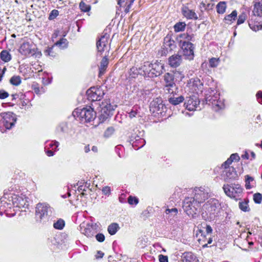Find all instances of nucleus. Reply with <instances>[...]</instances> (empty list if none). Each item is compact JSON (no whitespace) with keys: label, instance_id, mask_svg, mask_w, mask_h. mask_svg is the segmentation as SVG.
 Masks as SVG:
<instances>
[{"label":"nucleus","instance_id":"obj_1","mask_svg":"<svg viewBox=\"0 0 262 262\" xmlns=\"http://www.w3.org/2000/svg\"><path fill=\"white\" fill-rule=\"evenodd\" d=\"M220 210L219 201L215 199H211L203 206L202 217L206 221H213L217 216Z\"/></svg>","mask_w":262,"mask_h":262},{"label":"nucleus","instance_id":"obj_2","mask_svg":"<svg viewBox=\"0 0 262 262\" xmlns=\"http://www.w3.org/2000/svg\"><path fill=\"white\" fill-rule=\"evenodd\" d=\"M74 117H77L81 122H90L96 118V113L90 106L82 108H77L73 113Z\"/></svg>","mask_w":262,"mask_h":262},{"label":"nucleus","instance_id":"obj_3","mask_svg":"<svg viewBox=\"0 0 262 262\" xmlns=\"http://www.w3.org/2000/svg\"><path fill=\"white\" fill-rule=\"evenodd\" d=\"M210 91L206 94L205 101L207 104L212 105L216 107L215 110L222 109L224 107L223 102L220 99L219 94L215 90V88H209Z\"/></svg>","mask_w":262,"mask_h":262},{"label":"nucleus","instance_id":"obj_4","mask_svg":"<svg viewBox=\"0 0 262 262\" xmlns=\"http://www.w3.org/2000/svg\"><path fill=\"white\" fill-rule=\"evenodd\" d=\"M200 203L193 197H188L185 199L183 202V208L184 210L189 216L193 217L196 213Z\"/></svg>","mask_w":262,"mask_h":262},{"label":"nucleus","instance_id":"obj_5","mask_svg":"<svg viewBox=\"0 0 262 262\" xmlns=\"http://www.w3.org/2000/svg\"><path fill=\"white\" fill-rule=\"evenodd\" d=\"M15 115L12 112L4 113L0 115V129L3 127L10 129L16 121Z\"/></svg>","mask_w":262,"mask_h":262},{"label":"nucleus","instance_id":"obj_6","mask_svg":"<svg viewBox=\"0 0 262 262\" xmlns=\"http://www.w3.org/2000/svg\"><path fill=\"white\" fill-rule=\"evenodd\" d=\"M223 188L227 195L235 199L239 197L243 192V188L238 184L224 185Z\"/></svg>","mask_w":262,"mask_h":262},{"label":"nucleus","instance_id":"obj_7","mask_svg":"<svg viewBox=\"0 0 262 262\" xmlns=\"http://www.w3.org/2000/svg\"><path fill=\"white\" fill-rule=\"evenodd\" d=\"M105 88L106 86L103 84L91 87L86 92L89 100L94 101L100 100L105 94V90L104 89Z\"/></svg>","mask_w":262,"mask_h":262},{"label":"nucleus","instance_id":"obj_8","mask_svg":"<svg viewBox=\"0 0 262 262\" xmlns=\"http://www.w3.org/2000/svg\"><path fill=\"white\" fill-rule=\"evenodd\" d=\"M100 107V117L102 120H105L113 115L116 106L112 105L109 101H105L101 103Z\"/></svg>","mask_w":262,"mask_h":262},{"label":"nucleus","instance_id":"obj_9","mask_svg":"<svg viewBox=\"0 0 262 262\" xmlns=\"http://www.w3.org/2000/svg\"><path fill=\"white\" fill-rule=\"evenodd\" d=\"M209 196V190L204 187H196L194 189V198L200 204L208 199Z\"/></svg>","mask_w":262,"mask_h":262},{"label":"nucleus","instance_id":"obj_10","mask_svg":"<svg viewBox=\"0 0 262 262\" xmlns=\"http://www.w3.org/2000/svg\"><path fill=\"white\" fill-rule=\"evenodd\" d=\"M200 101L196 96L192 95L186 97L184 105L186 108L190 111H194L197 110H201L200 106Z\"/></svg>","mask_w":262,"mask_h":262},{"label":"nucleus","instance_id":"obj_11","mask_svg":"<svg viewBox=\"0 0 262 262\" xmlns=\"http://www.w3.org/2000/svg\"><path fill=\"white\" fill-rule=\"evenodd\" d=\"M181 48L183 51V54L185 56L186 58L189 60H191L193 58V44L189 41H184L182 43Z\"/></svg>","mask_w":262,"mask_h":262},{"label":"nucleus","instance_id":"obj_12","mask_svg":"<svg viewBox=\"0 0 262 262\" xmlns=\"http://www.w3.org/2000/svg\"><path fill=\"white\" fill-rule=\"evenodd\" d=\"M33 45L29 41H24L19 49V52L25 56L33 55L35 51L33 48Z\"/></svg>","mask_w":262,"mask_h":262},{"label":"nucleus","instance_id":"obj_13","mask_svg":"<svg viewBox=\"0 0 262 262\" xmlns=\"http://www.w3.org/2000/svg\"><path fill=\"white\" fill-rule=\"evenodd\" d=\"M150 71H149L148 77H157L161 74L163 69V65L159 62L151 63Z\"/></svg>","mask_w":262,"mask_h":262},{"label":"nucleus","instance_id":"obj_14","mask_svg":"<svg viewBox=\"0 0 262 262\" xmlns=\"http://www.w3.org/2000/svg\"><path fill=\"white\" fill-rule=\"evenodd\" d=\"M225 170L223 172V176L225 180H235L237 178L238 176L235 168L232 166L226 165L223 166Z\"/></svg>","mask_w":262,"mask_h":262},{"label":"nucleus","instance_id":"obj_15","mask_svg":"<svg viewBox=\"0 0 262 262\" xmlns=\"http://www.w3.org/2000/svg\"><path fill=\"white\" fill-rule=\"evenodd\" d=\"M48 206L45 204H38L36 207V219L41 221L47 215Z\"/></svg>","mask_w":262,"mask_h":262},{"label":"nucleus","instance_id":"obj_16","mask_svg":"<svg viewBox=\"0 0 262 262\" xmlns=\"http://www.w3.org/2000/svg\"><path fill=\"white\" fill-rule=\"evenodd\" d=\"M109 38L110 35L107 33H105L97 41L96 46L98 53L101 54L104 51L105 49L106 48Z\"/></svg>","mask_w":262,"mask_h":262},{"label":"nucleus","instance_id":"obj_17","mask_svg":"<svg viewBox=\"0 0 262 262\" xmlns=\"http://www.w3.org/2000/svg\"><path fill=\"white\" fill-rule=\"evenodd\" d=\"M187 87L190 89V92L194 93H202L204 89L203 83H187Z\"/></svg>","mask_w":262,"mask_h":262},{"label":"nucleus","instance_id":"obj_18","mask_svg":"<svg viewBox=\"0 0 262 262\" xmlns=\"http://www.w3.org/2000/svg\"><path fill=\"white\" fill-rule=\"evenodd\" d=\"M168 62L170 67L176 68L180 65L182 62V57L178 54L172 55L169 58Z\"/></svg>","mask_w":262,"mask_h":262},{"label":"nucleus","instance_id":"obj_19","mask_svg":"<svg viewBox=\"0 0 262 262\" xmlns=\"http://www.w3.org/2000/svg\"><path fill=\"white\" fill-rule=\"evenodd\" d=\"M107 55L108 54H105L100 62V66L99 67V77H100L101 75L104 74L107 68V66L108 64V58H107Z\"/></svg>","mask_w":262,"mask_h":262},{"label":"nucleus","instance_id":"obj_20","mask_svg":"<svg viewBox=\"0 0 262 262\" xmlns=\"http://www.w3.org/2000/svg\"><path fill=\"white\" fill-rule=\"evenodd\" d=\"M183 15L187 19H197L198 18L196 14L192 10H190L187 7H184L182 10Z\"/></svg>","mask_w":262,"mask_h":262},{"label":"nucleus","instance_id":"obj_21","mask_svg":"<svg viewBox=\"0 0 262 262\" xmlns=\"http://www.w3.org/2000/svg\"><path fill=\"white\" fill-rule=\"evenodd\" d=\"M183 262H198L196 256L192 252H185L183 255Z\"/></svg>","mask_w":262,"mask_h":262},{"label":"nucleus","instance_id":"obj_22","mask_svg":"<svg viewBox=\"0 0 262 262\" xmlns=\"http://www.w3.org/2000/svg\"><path fill=\"white\" fill-rule=\"evenodd\" d=\"M142 73L140 72L139 68L136 67L132 68L128 73V78L129 81L133 80L139 75L141 76Z\"/></svg>","mask_w":262,"mask_h":262},{"label":"nucleus","instance_id":"obj_23","mask_svg":"<svg viewBox=\"0 0 262 262\" xmlns=\"http://www.w3.org/2000/svg\"><path fill=\"white\" fill-rule=\"evenodd\" d=\"M151 63L149 62H145L143 65L139 67L140 72L142 73V76L148 77L149 71H150Z\"/></svg>","mask_w":262,"mask_h":262},{"label":"nucleus","instance_id":"obj_24","mask_svg":"<svg viewBox=\"0 0 262 262\" xmlns=\"http://www.w3.org/2000/svg\"><path fill=\"white\" fill-rule=\"evenodd\" d=\"M255 186V181L253 177L249 175L245 176V187L247 189H250Z\"/></svg>","mask_w":262,"mask_h":262},{"label":"nucleus","instance_id":"obj_25","mask_svg":"<svg viewBox=\"0 0 262 262\" xmlns=\"http://www.w3.org/2000/svg\"><path fill=\"white\" fill-rule=\"evenodd\" d=\"M253 13L255 16H262V3L258 0L254 5Z\"/></svg>","mask_w":262,"mask_h":262},{"label":"nucleus","instance_id":"obj_26","mask_svg":"<svg viewBox=\"0 0 262 262\" xmlns=\"http://www.w3.org/2000/svg\"><path fill=\"white\" fill-rule=\"evenodd\" d=\"M164 90L166 93L173 94H176L177 87L175 83H169L165 85Z\"/></svg>","mask_w":262,"mask_h":262},{"label":"nucleus","instance_id":"obj_27","mask_svg":"<svg viewBox=\"0 0 262 262\" xmlns=\"http://www.w3.org/2000/svg\"><path fill=\"white\" fill-rule=\"evenodd\" d=\"M237 15V11L236 10H234L231 14L226 15L224 18V20L227 24H231L235 20Z\"/></svg>","mask_w":262,"mask_h":262},{"label":"nucleus","instance_id":"obj_28","mask_svg":"<svg viewBox=\"0 0 262 262\" xmlns=\"http://www.w3.org/2000/svg\"><path fill=\"white\" fill-rule=\"evenodd\" d=\"M216 11L219 14H224L227 8V4L225 2H220L216 7Z\"/></svg>","mask_w":262,"mask_h":262},{"label":"nucleus","instance_id":"obj_29","mask_svg":"<svg viewBox=\"0 0 262 262\" xmlns=\"http://www.w3.org/2000/svg\"><path fill=\"white\" fill-rule=\"evenodd\" d=\"M239 160V157L237 154H233L231 155L230 157L222 164V166H225L226 165H230L234 161H238Z\"/></svg>","mask_w":262,"mask_h":262},{"label":"nucleus","instance_id":"obj_30","mask_svg":"<svg viewBox=\"0 0 262 262\" xmlns=\"http://www.w3.org/2000/svg\"><path fill=\"white\" fill-rule=\"evenodd\" d=\"M1 59L4 62H8L11 59V55L7 50H3L0 54Z\"/></svg>","mask_w":262,"mask_h":262},{"label":"nucleus","instance_id":"obj_31","mask_svg":"<svg viewBox=\"0 0 262 262\" xmlns=\"http://www.w3.org/2000/svg\"><path fill=\"white\" fill-rule=\"evenodd\" d=\"M211 0H205L200 3V8H204L205 10H209L213 9L214 4L210 3Z\"/></svg>","mask_w":262,"mask_h":262},{"label":"nucleus","instance_id":"obj_32","mask_svg":"<svg viewBox=\"0 0 262 262\" xmlns=\"http://www.w3.org/2000/svg\"><path fill=\"white\" fill-rule=\"evenodd\" d=\"M184 100V98L182 96L178 97H172L169 98L168 101L170 103L173 105H176L182 102Z\"/></svg>","mask_w":262,"mask_h":262},{"label":"nucleus","instance_id":"obj_33","mask_svg":"<svg viewBox=\"0 0 262 262\" xmlns=\"http://www.w3.org/2000/svg\"><path fill=\"white\" fill-rule=\"evenodd\" d=\"M68 41L67 39L61 38L59 41H57L54 45V46H58L60 49H63L68 47Z\"/></svg>","mask_w":262,"mask_h":262},{"label":"nucleus","instance_id":"obj_34","mask_svg":"<svg viewBox=\"0 0 262 262\" xmlns=\"http://www.w3.org/2000/svg\"><path fill=\"white\" fill-rule=\"evenodd\" d=\"M119 228V227L118 224L112 223L108 226L107 231L111 235H114L117 232Z\"/></svg>","mask_w":262,"mask_h":262},{"label":"nucleus","instance_id":"obj_35","mask_svg":"<svg viewBox=\"0 0 262 262\" xmlns=\"http://www.w3.org/2000/svg\"><path fill=\"white\" fill-rule=\"evenodd\" d=\"M173 75V82H180L184 77V75L179 71H175Z\"/></svg>","mask_w":262,"mask_h":262},{"label":"nucleus","instance_id":"obj_36","mask_svg":"<svg viewBox=\"0 0 262 262\" xmlns=\"http://www.w3.org/2000/svg\"><path fill=\"white\" fill-rule=\"evenodd\" d=\"M185 27L186 24L184 22H179L174 25L173 28L175 32H178L184 31Z\"/></svg>","mask_w":262,"mask_h":262},{"label":"nucleus","instance_id":"obj_37","mask_svg":"<svg viewBox=\"0 0 262 262\" xmlns=\"http://www.w3.org/2000/svg\"><path fill=\"white\" fill-rule=\"evenodd\" d=\"M248 202V200H244L243 201L239 203V207L242 211L248 212L250 210Z\"/></svg>","mask_w":262,"mask_h":262},{"label":"nucleus","instance_id":"obj_38","mask_svg":"<svg viewBox=\"0 0 262 262\" xmlns=\"http://www.w3.org/2000/svg\"><path fill=\"white\" fill-rule=\"evenodd\" d=\"M165 213L167 215H168L167 217L168 218L174 217L177 215L178 213V209L176 208L166 209Z\"/></svg>","mask_w":262,"mask_h":262},{"label":"nucleus","instance_id":"obj_39","mask_svg":"<svg viewBox=\"0 0 262 262\" xmlns=\"http://www.w3.org/2000/svg\"><path fill=\"white\" fill-rule=\"evenodd\" d=\"M57 133H65L67 132V124L66 123H61L56 129Z\"/></svg>","mask_w":262,"mask_h":262},{"label":"nucleus","instance_id":"obj_40","mask_svg":"<svg viewBox=\"0 0 262 262\" xmlns=\"http://www.w3.org/2000/svg\"><path fill=\"white\" fill-rule=\"evenodd\" d=\"M64 221L62 219H59L54 223L53 226L56 229L61 230L64 227Z\"/></svg>","mask_w":262,"mask_h":262},{"label":"nucleus","instance_id":"obj_41","mask_svg":"<svg viewBox=\"0 0 262 262\" xmlns=\"http://www.w3.org/2000/svg\"><path fill=\"white\" fill-rule=\"evenodd\" d=\"M79 8L81 11L84 12H89L91 10V6L89 5L86 4L83 1H81L79 4Z\"/></svg>","mask_w":262,"mask_h":262},{"label":"nucleus","instance_id":"obj_42","mask_svg":"<svg viewBox=\"0 0 262 262\" xmlns=\"http://www.w3.org/2000/svg\"><path fill=\"white\" fill-rule=\"evenodd\" d=\"M54 46H53L51 47H48L46 50H45L44 53L47 56H51L52 57H54L56 56V53L53 52V48Z\"/></svg>","mask_w":262,"mask_h":262},{"label":"nucleus","instance_id":"obj_43","mask_svg":"<svg viewBox=\"0 0 262 262\" xmlns=\"http://www.w3.org/2000/svg\"><path fill=\"white\" fill-rule=\"evenodd\" d=\"M247 15L245 13H242L238 16L237 21V25H239L244 23L246 19Z\"/></svg>","mask_w":262,"mask_h":262},{"label":"nucleus","instance_id":"obj_44","mask_svg":"<svg viewBox=\"0 0 262 262\" xmlns=\"http://www.w3.org/2000/svg\"><path fill=\"white\" fill-rule=\"evenodd\" d=\"M253 200L257 204L261 203L262 200L261 194L259 193H255L253 195Z\"/></svg>","mask_w":262,"mask_h":262},{"label":"nucleus","instance_id":"obj_45","mask_svg":"<svg viewBox=\"0 0 262 262\" xmlns=\"http://www.w3.org/2000/svg\"><path fill=\"white\" fill-rule=\"evenodd\" d=\"M219 60L216 58H212L209 60V66L212 68H215L219 64Z\"/></svg>","mask_w":262,"mask_h":262},{"label":"nucleus","instance_id":"obj_46","mask_svg":"<svg viewBox=\"0 0 262 262\" xmlns=\"http://www.w3.org/2000/svg\"><path fill=\"white\" fill-rule=\"evenodd\" d=\"M115 129L113 127H108L104 132V136L108 137L111 136L114 133Z\"/></svg>","mask_w":262,"mask_h":262},{"label":"nucleus","instance_id":"obj_47","mask_svg":"<svg viewBox=\"0 0 262 262\" xmlns=\"http://www.w3.org/2000/svg\"><path fill=\"white\" fill-rule=\"evenodd\" d=\"M59 14L58 11L55 9L53 10L49 16V19L52 20L56 18Z\"/></svg>","mask_w":262,"mask_h":262},{"label":"nucleus","instance_id":"obj_48","mask_svg":"<svg viewBox=\"0 0 262 262\" xmlns=\"http://www.w3.org/2000/svg\"><path fill=\"white\" fill-rule=\"evenodd\" d=\"M33 87L35 93L37 94H40L45 92V89L42 86L41 87V88H39L38 86H37V84H35L33 85Z\"/></svg>","mask_w":262,"mask_h":262},{"label":"nucleus","instance_id":"obj_49","mask_svg":"<svg viewBox=\"0 0 262 262\" xmlns=\"http://www.w3.org/2000/svg\"><path fill=\"white\" fill-rule=\"evenodd\" d=\"M128 203L130 205H137L138 203V199L136 197L130 196L128 198Z\"/></svg>","mask_w":262,"mask_h":262},{"label":"nucleus","instance_id":"obj_50","mask_svg":"<svg viewBox=\"0 0 262 262\" xmlns=\"http://www.w3.org/2000/svg\"><path fill=\"white\" fill-rule=\"evenodd\" d=\"M23 201L21 198H17V196H15V198L13 199V204H16V207H20L21 206H23V204L20 203V201Z\"/></svg>","mask_w":262,"mask_h":262},{"label":"nucleus","instance_id":"obj_51","mask_svg":"<svg viewBox=\"0 0 262 262\" xmlns=\"http://www.w3.org/2000/svg\"><path fill=\"white\" fill-rule=\"evenodd\" d=\"M84 234L87 237H91L94 236V231L91 228H86L84 229Z\"/></svg>","mask_w":262,"mask_h":262},{"label":"nucleus","instance_id":"obj_52","mask_svg":"<svg viewBox=\"0 0 262 262\" xmlns=\"http://www.w3.org/2000/svg\"><path fill=\"white\" fill-rule=\"evenodd\" d=\"M138 112L137 107H134L132 111L129 113V117L130 118L136 117L138 115Z\"/></svg>","mask_w":262,"mask_h":262},{"label":"nucleus","instance_id":"obj_53","mask_svg":"<svg viewBox=\"0 0 262 262\" xmlns=\"http://www.w3.org/2000/svg\"><path fill=\"white\" fill-rule=\"evenodd\" d=\"M182 37L184 38V39H186V40H187L188 41H189V40H191V41H194V34H188V33H184L183 35H182Z\"/></svg>","mask_w":262,"mask_h":262},{"label":"nucleus","instance_id":"obj_54","mask_svg":"<svg viewBox=\"0 0 262 262\" xmlns=\"http://www.w3.org/2000/svg\"><path fill=\"white\" fill-rule=\"evenodd\" d=\"M9 94L8 92H6L4 90H0V99H4L8 97Z\"/></svg>","mask_w":262,"mask_h":262},{"label":"nucleus","instance_id":"obj_55","mask_svg":"<svg viewBox=\"0 0 262 262\" xmlns=\"http://www.w3.org/2000/svg\"><path fill=\"white\" fill-rule=\"evenodd\" d=\"M173 75L170 73H166L164 75L165 82H171L172 81Z\"/></svg>","mask_w":262,"mask_h":262},{"label":"nucleus","instance_id":"obj_56","mask_svg":"<svg viewBox=\"0 0 262 262\" xmlns=\"http://www.w3.org/2000/svg\"><path fill=\"white\" fill-rule=\"evenodd\" d=\"M96 238L97 241L99 242H102L105 239V236L102 233H98L96 235Z\"/></svg>","mask_w":262,"mask_h":262},{"label":"nucleus","instance_id":"obj_57","mask_svg":"<svg viewBox=\"0 0 262 262\" xmlns=\"http://www.w3.org/2000/svg\"><path fill=\"white\" fill-rule=\"evenodd\" d=\"M21 78L19 76H13L10 79V81L11 82H21Z\"/></svg>","mask_w":262,"mask_h":262},{"label":"nucleus","instance_id":"obj_58","mask_svg":"<svg viewBox=\"0 0 262 262\" xmlns=\"http://www.w3.org/2000/svg\"><path fill=\"white\" fill-rule=\"evenodd\" d=\"M129 0H118V5L120 7L126 6L127 4H128Z\"/></svg>","mask_w":262,"mask_h":262},{"label":"nucleus","instance_id":"obj_59","mask_svg":"<svg viewBox=\"0 0 262 262\" xmlns=\"http://www.w3.org/2000/svg\"><path fill=\"white\" fill-rule=\"evenodd\" d=\"M159 260L160 262H168V257L162 254L159 255Z\"/></svg>","mask_w":262,"mask_h":262},{"label":"nucleus","instance_id":"obj_60","mask_svg":"<svg viewBox=\"0 0 262 262\" xmlns=\"http://www.w3.org/2000/svg\"><path fill=\"white\" fill-rule=\"evenodd\" d=\"M256 97L258 102L262 104V91H259L256 94Z\"/></svg>","mask_w":262,"mask_h":262},{"label":"nucleus","instance_id":"obj_61","mask_svg":"<svg viewBox=\"0 0 262 262\" xmlns=\"http://www.w3.org/2000/svg\"><path fill=\"white\" fill-rule=\"evenodd\" d=\"M133 3H131V0H129V2L128 4H127L126 6H124V7H125V11L126 13H127L130 8V7H131V5L133 4Z\"/></svg>","mask_w":262,"mask_h":262},{"label":"nucleus","instance_id":"obj_62","mask_svg":"<svg viewBox=\"0 0 262 262\" xmlns=\"http://www.w3.org/2000/svg\"><path fill=\"white\" fill-rule=\"evenodd\" d=\"M102 192L105 194H107L110 193V188L109 187H105L102 189Z\"/></svg>","mask_w":262,"mask_h":262},{"label":"nucleus","instance_id":"obj_63","mask_svg":"<svg viewBox=\"0 0 262 262\" xmlns=\"http://www.w3.org/2000/svg\"><path fill=\"white\" fill-rule=\"evenodd\" d=\"M212 229L210 225H207L206 228V231L207 233H210L212 232Z\"/></svg>","mask_w":262,"mask_h":262},{"label":"nucleus","instance_id":"obj_64","mask_svg":"<svg viewBox=\"0 0 262 262\" xmlns=\"http://www.w3.org/2000/svg\"><path fill=\"white\" fill-rule=\"evenodd\" d=\"M251 29H252L253 30H254L255 31L260 30L262 29V24L259 25V26H257L256 29L255 26H254L253 28H252V27H251Z\"/></svg>","mask_w":262,"mask_h":262}]
</instances>
